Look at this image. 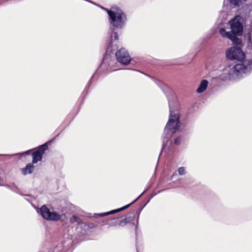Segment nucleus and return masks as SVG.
Instances as JSON below:
<instances>
[{
    "label": "nucleus",
    "mask_w": 252,
    "mask_h": 252,
    "mask_svg": "<svg viewBox=\"0 0 252 252\" xmlns=\"http://www.w3.org/2000/svg\"><path fill=\"white\" fill-rule=\"evenodd\" d=\"M130 205V204H128V205H127L121 208H120V209H117L115 210H113V211H110V212H108L107 213H105L99 214V216H106V215H110V214H114L115 213L119 212H120L122 210L126 209V208H128Z\"/></svg>",
    "instance_id": "f8f14e48"
},
{
    "label": "nucleus",
    "mask_w": 252,
    "mask_h": 252,
    "mask_svg": "<svg viewBox=\"0 0 252 252\" xmlns=\"http://www.w3.org/2000/svg\"><path fill=\"white\" fill-rule=\"evenodd\" d=\"M135 201H136V200H134L133 201V202L130 203V204H133V203H134Z\"/></svg>",
    "instance_id": "aec40b11"
},
{
    "label": "nucleus",
    "mask_w": 252,
    "mask_h": 252,
    "mask_svg": "<svg viewBox=\"0 0 252 252\" xmlns=\"http://www.w3.org/2000/svg\"><path fill=\"white\" fill-rule=\"evenodd\" d=\"M180 140H181L180 137L177 138L175 140V144L176 145L179 144L180 142Z\"/></svg>",
    "instance_id": "f3484780"
},
{
    "label": "nucleus",
    "mask_w": 252,
    "mask_h": 252,
    "mask_svg": "<svg viewBox=\"0 0 252 252\" xmlns=\"http://www.w3.org/2000/svg\"><path fill=\"white\" fill-rule=\"evenodd\" d=\"M30 152V151H27L26 152H25V154H28V153L29 152Z\"/></svg>",
    "instance_id": "2f4dec72"
},
{
    "label": "nucleus",
    "mask_w": 252,
    "mask_h": 252,
    "mask_svg": "<svg viewBox=\"0 0 252 252\" xmlns=\"http://www.w3.org/2000/svg\"><path fill=\"white\" fill-rule=\"evenodd\" d=\"M242 46L243 45H235L226 51V58L236 61L229 66L227 73L220 76L222 80L238 81L252 73V59H246V54L242 49Z\"/></svg>",
    "instance_id": "f257e3e1"
},
{
    "label": "nucleus",
    "mask_w": 252,
    "mask_h": 252,
    "mask_svg": "<svg viewBox=\"0 0 252 252\" xmlns=\"http://www.w3.org/2000/svg\"><path fill=\"white\" fill-rule=\"evenodd\" d=\"M117 61L122 64H127L131 61L128 53L124 48H122L116 53Z\"/></svg>",
    "instance_id": "423d86ee"
},
{
    "label": "nucleus",
    "mask_w": 252,
    "mask_h": 252,
    "mask_svg": "<svg viewBox=\"0 0 252 252\" xmlns=\"http://www.w3.org/2000/svg\"><path fill=\"white\" fill-rule=\"evenodd\" d=\"M178 172L180 175H183L186 173L185 169L183 167H179L178 169Z\"/></svg>",
    "instance_id": "dca6fc26"
},
{
    "label": "nucleus",
    "mask_w": 252,
    "mask_h": 252,
    "mask_svg": "<svg viewBox=\"0 0 252 252\" xmlns=\"http://www.w3.org/2000/svg\"><path fill=\"white\" fill-rule=\"evenodd\" d=\"M141 197V195H139L137 198L136 200H138L140 197Z\"/></svg>",
    "instance_id": "bb28decb"
},
{
    "label": "nucleus",
    "mask_w": 252,
    "mask_h": 252,
    "mask_svg": "<svg viewBox=\"0 0 252 252\" xmlns=\"http://www.w3.org/2000/svg\"><path fill=\"white\" fill-rule=\"evenodd\" d=\"M118 40V35L117 32H114L113 34H112L110 36V41L111 43H109L108 46L107 48V52H111L113 50H115L116 48L114 47V45L113 44V42L115 40Z\"/></svg>",
    "instance_id": "6e6552de"
},
{
    "label": "nucleus",
    "mask_w": 252,
    "mask_h": 252,
    "mask_svg": "<svg viewBox=\"0 0 252 252\" xmlns=\"http://www.w3.org/2000/svg\"><path fill=\"white\" fill-rule=\"evenodd\" d=\"M141 197V195H139L137 198L136 200H138L140 197Z\"/></svg>",
    "instance_id": "a878e982"
},
{
    "label": "nucleus",
    "mask_w": 252,
    "mask_h": 252,
    "mask_svg": "<svg viewBox=\"0 0 252 252\" xmlns=\"http://www.w3.org/2000/svg\"><path fill=\"white\" fill-rule=\"evenodd\" d=\"M135 201H136V200H134L133 201V202L130 203V204H133V203H134Z\"/></svg>",
    "instance_id": "5701e85b"
},
{
    "label": "nucleus",
    "mask_w": 252,
    "mask_h": 252,
    "mask_svg": "<svg viewBox=\"0 0 252 252\" xmlns=\"http://www.w3.org/2000/svg\"><path fill=\"white\" fill-rule=\"evenodd\" d=\"M141 197V195H139L137 198L136 200H138L140 197Z\"/></svg>",
    "instance_id": "c756f323"
},
{
    "label": "nucleus",
    "mask_w": 252,
    "mask_h": 252,
    "mask_svg": "<svg viewBox=\"0 0 252 252\" xmlns=\"http://www.w3.org/2000/svg\"><path fill=\"white\" fill-rule=\"evenodd\" d=\"M202 188V186H201V185H199V186H198L197 187V189H201Z\"/></svg>",
    "instance_id": "a211bd4d"
},
{
    "label": "nucleus",
    "mask_w": 252,
    "mask_h": 252,
    "mask_svg": "<svg viewBox=\"0 0 252 252\" xmlns=\"http://www.w3.org/2000/svg\"><path fill=\"white\" fill-rule=\"evenodd\" d=\"M40 214L44 219L47 220L57 221L61 219L60 215L55 212H50L45 205L41 207Z\"/></svg>",
    "instance_id": "39448f33"
},
{
    "label": "nucleus",
    "mask_w": 252,
    "mask_h": 252,
    "mask_svg": "<svg viewBox=\"0 0 252 252\" xmlns=\"http://www.w3.org/2000/svg\"><path fill=\"white\" fill-rule=\"evenodd\" d=\"M47 148V146L45 144L42 145L32 153V164L36 163L38 161L41 160L42 156Z\"/></svg>",
    "instance_id": "0eeeda50"
},
{
    "label": "nucleus",
    "mask_w": 252,
    "mask_h": 252,
    "mask_svg": "<svg viewBox=\"0 0 252 252\" xmlns=\"http://www.w3.org/2000/svg\"><path fill=\"white\" fill-rule=\"evenodd\" d=\"M248 0H229V3L235 7L240 6L244 2L247 1Z\"/></svg>",
    "instance_id": "ddd939ff"
},
{
    "label": "nucleus",
    "mask_w": 252,
    "mask_h": 252,
    "mask_svg": "<svg viewBox=\"0 0 252 252\" xmlns=\"http://www.w3.org/2000/svg\"><path fill=\"white\" fill-rule=\"evenodd\" d=\"M110 24L115 28L121 29L125 25L126 18L124 12L118 10L117 11L107 10Z\"/></svg>",
    "instance_id": "20e7f679"
},
{
    "label": "nucleus",
    "mask_w": 252,
    "mask_h": 252,
    "mask_svg": "<svg viewBox=\"0 0 252 252\" xmlns=\"http://www.w3.org/2000/svg\"><path fill=\"white\" fill-rule=\"evenodd\" d=\"M70 222L71 223H74L75 222H77L78 224L81 223V220L77 217L76 216L74 215L71 217L70 219Z\"/></svg>",
    "instance_id": "4468645a"
},
{
    "label": "nucleus",
    "mask_w": 252,
    "mask_h": 252,
    "mask_svg": "<svg viewBox=\"0 0 252 252\" xmlns=\"http://www.w3.org/2000/svg\"><path fill=\"white\" fill-rule=\"evenodd\" d=\"M244 37L247 39V52L249 53L252 52V36L251 34L248 33L247 35H244Z\"/></svg>",
    "instance_id": "9d476101"
},
{
    "label": "nucleus",
    "mask_w": 252,
    "mask_h": 252,
    "mask_svg": "<svg viewBox=\"0 0 252 252\" xmlns=\"http://www.w3.org/2000/svg\"><path fill=\"white\" fill-rule=\"evenodd\" d=\"M34 166L32 163L28 164L26 166L22 169V172L24 175L31 174L33 170Z\"/></svg>",
    "instance_id": "9b49d317"
},
{
    "label": "nucleus",
    "mask_w": 252,
    "mask_h": 252,
    "mask_svg": "<svg viewBox=\"0 0 252 252\" xmlns=\"http://www.w3.org/2000/svg\"><path fill=\"white\" fill-rule=\"evenodd\" d=\"M209 82L206 79H203L201 81L196 91L198 94L203 93L207 88Z\"/></svg>",
    "instance_id": "1a4fd4ad"
},
{
    "label": "nucleus",
    "mask_w": 252,
    "mask_h": 252,
    "mask_svg": "<svg viewBox=\"0 0 252 252\" xmlns=\"http://www.w3.org/2000/svg\"><path fill=\"white\" fill-rule=\"evenodd\" d=\"M141 197V195H139L137 198L136 200H138L140 197Z\"/></svg>",
    "instance_id": "393cba45"
},
{
    "label": "nucleus",
    "mask_w": 252,
    "mask_h": 252,
    "mask_svg": "<svg viewBox=\"0 0 252 252\" xmlns=\"http://www.w3.org/2000/svg\"><path fill=\"white\" fill-rule=\"evenodd\" d=\"M175 175V174H173L172 176V178H173V177Z\"/></svg>",
    "instance_id": "473e14b6"
},
{
    "label": "nucleus",
    "mask_w": 252,
    "mask_h": 252,
    "mask_svg": "<svg viewBox=\"0 0 252 252\" xmlns=\"http://www.w3.org/2000/svg\"><path fill=\"white\" fill-rule=\"evenodd\" d=\"M141 197V195H139L137 198L136 200H138L140 197Z\"/></svg>",
    "instance_id": "7c9ffc66"
},
{
    "label": "nucleus",
    "mask_w": 252,
    "mask_h": 252,
    "mask_svg": "<svg viewBox=\"0 0 252 252\" xmlns=\"http://www.w3.org/2000/svg\"><path fill=\"white\" fill-rule=\"evenodd\" d=\"M141 197V195H139L137 198L136 200H138L140 197Z\"/></svg>",
    "instance_id": "c85d7f7f"
},
{
    "label": "nucleus",
    "mask_w": 252,
    "mask_h": 252,
    "mask_svg": "<svg viewBox=\"0 0 252 252\" xmlns=\"http://www.w3.org/2000/svg\"><path fill=\"white\" fill-rule=\"evenodd\" d=\"M135 201H136V200H134L133 201V202L130 203V204H133V203H134Z\"/></svg>",
    "instance_id": "6ab92c4d"
},
{
    "label": "nucleus",
    "mask_w": 252,
    "mask_h": 252,
    "mask_svg": "<svg viewBox=\"0 0 252 252\" xmlns=\"http://www.w3.org/2000/svg\"><path fill=\"white\" fill-rule=\"evenodd\" d=\"M246 18L241 15H236L228 22L230 31H227L225 28L219 29V33L223 37L230 40L234 45H243V41L239 37L244 35V25Z\"/></svg>",
    "instance_id": "f03ea898"
},
{
    "label": "nucleus",
    "mask_w": 252,
    "mask_h": 252,
    "mask_svg": "<svg viewBox=\"0 0 252 252\" xmlns=\"http://www.w3.org/2000/svg\"><path fill=\"white\" fill-rule=\"evenodd\" d=\"M135 201H136V200H134L133 201V202L130 203V204H133V203H134Z\"/></svg>",
    "instance_id": "4be33fe9"
},
{
    "label": "nucleus",
    "mask_w": 252,
    "mask_h": 252,
    "mask_svg": "<svg viewBox=\"0 0 252 252\" xmlns=\"http://www.w3.org/2000/svg\"><path fill=\"white\" fill-rule=\"evenodd\" d=\"M172 103L169 102V116L168 121L165 126L163 133V142L162 145L163 150H168L173 152L174 148L171 145V142L168 140L172 137L173 134L176 133L180 127V116L177 110H174L172 108Z\"/></svg>",
    "instance_id": "7ed1b4c3"
},
{
    "label": "nucleus",
    "mask_w": 252,
    "mask_h": 252,
    "mask_svg": "<svg viewBox=\"0 0 252 252\" xmlns=\"http://www.w3.org/2000/svg\"><path fill=\"white\" fill-rule=\"evenodd\" d=\"M141 197V195H139L137 198L136 200H138L140 197Z\"/></svg>",
    "instance_id": "cd10ccee"
},
{
    "label": "nucleus",
    "mask_w": 252,
    "mask_h": 252,
    "mask_svg": "<svg viewBox=\"0 0 252 252\" xmlns=\"http://www.w3.org/2000/svg\"><path fill=\"white\" fill-rule=\"evenodd\" d=\"M248 33L251 34V36H252V20L251 21L249 25L247 31L244 33V35H247Z\"/></svg>",
    "instance_id": "2eb2a0df"
},
{
    "label": "nucleus",
    "mask_w": 252,
    "mask_h": 252,
    "mask_svg": "<svg viewBox=\"0 0 252 252\" xmlns=\"http://www.w3.org/2000/svg\"><path fill=\"white\" fill-rule=\"evenodd\" d=\"M135 201H136V200H134L133 201V202L130 203V204H133V203H134Z\"/></svg>",
    "instance_id": "b1692460"
},
{
    "label": "nucleus",
    "mask_w": 252,
    "mask_h": 252,
    "mask_svg": "<svg viewBox=\"0 0 252 252\" xmlns=\"http://www.w3.org/2000/svg\"><path fill=\"white\" fill-rule=\"evenodd\" d=\"M135 201H136V200H134L133 201V202L130 203V204H133V203H134Z\"/></svg>",
    "instance_id": "412c9836"
}]
</instances>
